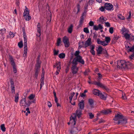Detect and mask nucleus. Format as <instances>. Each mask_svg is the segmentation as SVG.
I'll return each mask as SVG.
<instances>
[{
	"label": "nucleus",
	"instance_id": "nucleus-1",
	"mask_svg": "<svg viewBox=\"0 0 134 134\" xmlns=\"http://www.w3.org/2000/svg\"><path fill=\"white\" fill-rule=\"evenodd\" d=\"M132 66V64L129 62H126L123 60L118 61L117 66L119 69H127L130 68Z\"/></svg>",
	"mask_w": 134,
	"mask_h": 134
},
{
	"label": "nucleus",
	"instance_id": "nucleus-2",
	"mask_svg": "<svg viewBox=\"0 0 134 134\" xmlns=\"http://www.w3.org/2000/svg\"><path fill=\"white\" fill-rule=\"evenodd\" d=\"M78 62L83 65L85 64V62L84 60L82 59V57L80 55L77 56L75 58H74L73 59L72 63L73 64L76 65L78 64Z\"/></svg>",
	"mask_w": 134,
	"mask_h": 134
},
{
	"label": "nucleus",
	"instance_id": "nucleus-3",
	"mask_svg": "<svg viewBox=\"0 0 134 134\" xmlns=\"http://www.w3.org/2000/svg\"><path fill=\"white\" fill-rule=\"evenodd\" d=\"M25 8L23 14V16L26 20L29 21L31 18V16L29 14V10L28 9L26 6H25Z\"/></svg>",
	"mask_w": 134,
	"mask_h": 134
},
{
	"label": "nucleus",
	"instance_id": "nucleus-4",
	"mask_svg": "<svg viewBox=\"0 0 134 134\" xmlns=\"http://www.w3.org/2000/svg\"><path fill=\"white\" fill-rule=\"evenodd\" d=\"M9 57V59L11 63V65L13 67V71L15 73H16L17 72V71L15 66V64L12 56H10Z\"/></svg>",
	"mask_w": 134,
	"mask_h": 134
},
{
	"label": "nucleus",
	"instance_id": "nucleus-5",
	"mask_svg": "<svg viewBox=\"0 0 134 134\" xmlns=\"http://www.w3.org/2000/svg\"><path fill=\"white\" fill-rule=\"evenodd\" d=\"M115 123L118 125H125L127 123V120L126 118H123L122 119Z\"/></svg>",
	"mask_w": 134,
	"mask_h": 134
},
{
	"label": "nucleus",
	"instance_id": "nucleus-6",
	"mask_svg": "<svg viewBox=\"0 0 134 134\" xmlns=\"http://www.w3.org/2000/svg\"><path fill=\"white\" fill-rule=\"evenodd\" d=\"M63 41L64 43L65 47H68L69 46L70 44L68 38L67 37L65 36L63 37Z\"/></svg>",
	"mask_w": 134,
	"mask_h": 134
},
{
	"label": "nucleus",
	"instance_id": "nucleus-7",
	"mask_svg": "<svg viewBox=\"0 0 134 134\" xmlns=\"http://www.w3.org/2000/svg\"><path fill=\"white\" fill-rule=\"evenodd\" d=\"M104 7L105 9L108 10H113L114 9L113 5L110 3H105L104 4Z\"/></svg>",
	"mask_w": 134,
	"mask_h": 134
},
{
	"label": "nucleus",
	"instance_id": "nucleus-8",
	"mask_svg": "<svg viewBox=\"0 0 134 134\" xmlns=\"http://www.w3.org/2000/svg\"><path fill=\"white\" fill-rule=\"evenodd\" d=\"M91 77L90 76L88 77V79H89V80L88 81V83H89V84H93L94 85H97L98 86V85H100V83L99 82H97V81H92L91 82Z\"/></svg>",
	"mask_w": 134,
	"mask_h": 134
},
{
	"label": "nucleus",
	"instance_id": "nucleus-9",
	"mask_svg": "<svg viewBox=\"0 0 134 134\" xmlns=\"http://www.w3.org/2000/svg\"><path fill=\"white\" fill-rule=\"evenodd\" d=\"M123 118V116L122 115L118 113L117 114L115 115L114 120L115 121L118 120L119 121L120 120L122 119Z\"/></svg>",
	"mask_w": 134,
	"mask_h": 134
},
{
	"label": "nucleus",
	"instance_id": "nucleus-10",
	"mask_svg": "<svg viewBox=\"0 0 134 134\" xmlns=\"http://www.w3.org/2000/svg\"><path fill=\"white\" fill-rule=\"evenodd\" d=\"M76 65H72L71 68L72 72L74 75L77 74L78 71V68L76 67Z\"/></svg>",
	"mask_w": 134,
	"mask_h": 134
},
{
	"label": "nucleus",
	"instance_id": "nucleus-11",
	"mask_svg": "<svg viewBox=\"0 0 134 134\" xmlns=\"http://www.w3.org/2000/svg\"><path fill=\"white\" fill-rule=\"evenodd\" d=\"M91 43L92 42L91 38H89L85 43L84 45L85 48H86L87 47L90 46Z\"/></svg>",
	"mask_w": 134,
	"mask_h": 134
},
{
	"label": "nucleus",
	"instance_id": "nucleus-12",
	"mask_svg": "<svg viewBox=\"0 0 134 134\" xmlns=\"http://www.w3.org/2000/svg\"><path fill=\"white\" fill-rule=\"evenodd\" d=\"M79 131V130L77 127H74L71 129L70 133L71 134H77Z\"/></svg>",
	"mask_w": 134,
	"mask_h": 134
},
{
	"label": "nucleus",
	"instance_id": "nucleus-13",
	"mask_svg": "<svg viewBox=\"0 0 134 134\" xmlns=\"http://www.w3.org/2000/svg\"><path fill=\"white\" fill-rule=\"evenodd\" d=\"M86 13L85 12H83L82 14L80 17V19L79 22V25H81L83 24L84 18L86 16Z\"/></svg>",
	"mask_w": 134,
	"mask_h": 134
},
{
	"label": "nucleus",
	"instance_id": "nucleus-14",
	"mask_svg": "<svg viewBox=\"0 0 134 134\" xmlns=\"http://www.w3.org/2000/svg\"><path fill=\"white\" fill-rule=\"evenodd\" d=\"M82 110L79 109H77L76 111L75 115L77 116L79 118L81 116L82 113Z\"/></svg>",
	"mask_w": 134,
	"mask_h": 134
},
{
	"label": "nucleus",
	"instance_id": "nucleus-15",
	"mask_svg": "<svg viewBox=\"0 0 134 134\" xmlns=\"http://www.w3.org/2000/svg\"><path fill=\"white\" fill-rule=\"evenodd\" d=\"M103 50L102 47L100 46H98V47L96 49L97 52V54L98 55L101 54Z\"/></svg>",
	"mask_w": 134,
	"mask_h": 134
},
{
	"label": "nucleus",
	"instance_id": "nucleus-16",
	"mask_svg": "<svg viewBox=\"0 0 134 134\" xmlns=\"http://www.w3.org/2000/svg\"><path fill=\"white\" fill-rule=\"evenodd\" d=\"M78 105L79 107V109L82 110L83 109L84 107V101L83 100H81V101L78 104Z\"/></svg>",
	"mask_w": 134,
	"mask_h": 134
},
{
	"label": "nucleus",
	"instance_id": "nucleus-17",
	"mask_svg": "<svg viewBox=\"0 0 134 134\" xmlns=\"http://www.w3.org/2000/svg\"><path fill=\"white\" fill-rule=\"evenodd\" d=\"M97 42L98 44H100L103 46L107 45V43H106L105 41H101L99 38H98L97 39Z\"/></svg>",
	"mask_w": 134,
	"mask_h": 134
},
{
	"label": "nucleus",
	"instance_id": "nucleus-18",
	"mask_svg": "<svg viewBox=\"0 0 134 134\" xmlns=\"http://www.w3.org/2000/svg\"><path fill=\"white\" fill-rule=\"evenodd\" d=\"M26 103V98L25 97L21 99L20 102V104L21 106H24L25 104Z\"/></svg>",
	"mask_w": 134,
	"mask_h": 134
},
{
	"label": "nucleus",
	"instance_id": "nucleus-19",
	"mask_svg": "<svg viewBox=\"0 0 134 134\" xmlns=\"http://www.w3.org/2000/svg\"><path fill=\"white\" fill-rule=\"evenodd\" d=\"M99 83L100 85H98V86L105 89L107 92L109 91V89L107 88L106 86H105L104 85L101 83L100 82H99Z\"/></svg>",
	"mask_w": 134,
	"mask_h": 134
},
{
	"label": "nucleus",
	"instance_id": "nucleus-20",
	"mask_svg": "<svg viewBox=\"0 0 134 134\" xmlns=\"http://www.w3.org/2000/svg\"><path fill=\"white\" fill-rule=\"evenodd\" d=\"M100 92V91L97 89H94L92 91L93 93L94 94L98 96Z\"/></svg>",
	"mask_w": 134,
	"mask_h": 134
},
{
	"label": "nucleus",
	"instance_id": "nucleus-21",
	"mask_svg": "<svg viewBox=\"0 0 134 134\" xmlns=\"http://www.w3.org/2000/svg\"><path fill=\"white\" fill-rule=\"evenodd\" d=\"M41 63L36 62L35 68V70H37L40 71V65Z\"/></svg>",
	"mask_w": 134,
	"mask_h": 134
},
{
	"label": "nucleus",
	"instance_id": "nucleus-22",
	"mask_svg": "<svg viewBox=\"0 0 134 134\" xmlns=\"http://www.w3.org/2000/svg\"><path fill=\"white\" fill-rule=\"evenodd\" d=\"M124 36L127 40L131 39V37H132V36H130V35L128 34L127 33H125L124 34Z\"/></svg>",
	"mask_w": 134,
	"mask_h": 134
},
{
	"label": "nucleus",
	"instance_id": "nucleus-23",
	"mask_svg": "<svg viewBox=\"0 0 134 134\" xmlns=\"http://www.w3.org/2000/svg\"><path fill=\"white\" fill-rule=\"evenodd\" d=\"M11 84L10 87L11 89H15V85L13 81L11 79L10 80Z\"/></svg>",
	"mask_w": 134,
	"mask_h": 134
},
{
	"label": "nucleus",
	"instance_id": "nucleus-24",
	"mask_svg": "<svg viewBox=\"0 0 134 134\" xmlns=\"http://www.w3.org/2000/svg\"><path fill=\"white\" fill-rule=\"evenodd\" d=\"M111 112V111L109 109L103 110L101 111L102 113L104 114H107Z\"/></svg>",
	"mask_w": 134,
	"mask_h": 134
},
{
	"label": "nucleus",
	"instance_id": "nucleus-25",
	"mask_svg": "<svg viewBox=\"0 0 134 134\" xmlns=\"http://www.w3.org/2000/svg\"><path fill=\"white\" fill-rule=\"evenodd\" d=\"M101 99L105 100L106 99V97L103 94L101 93V92L98 96Z\"/></svg>",
	"mask_w": 134,
	"mask_h": 134
},
{
	"label": "nucleus",
	"instance_id": "nucleus-26",
	"mask_svg": "<svg viewBox=\"0 0 134 134\" xmlns=\"http://www.w3.org/2000/svg\"><path fill=\"white\" fill-rule=\"evenodd\" d=\"M73 27V26L72 24H71L69 26L68 29V32L69 33L71 34L72 33Z\"/></svg>",
	"mask_w": 134,
	"mask_h": 134
},
{
	"label": "nucleus",
	"instance_id": "nucleus-27",
	"mask_svg": "<svg viewBox=\"0 0 134 134\" xmlns=\"http://www.w3.org/2000/svg\"><path fill=\"white\" fill-rule=\"evenodd\" d=\"M88 102L92 107H93V101L91 99H90L88 100Z\"/></svg>",
	"mask_w": 134,
	"mask_h": 134
},
{
	"label": "nucleus",
	"instance_id": "nucleus-28",
	"mask_svg": "<svg viewBox=\"0 0 134 134\" xmlns=\"http://www.w3.org/2000/svg\"><path fill=\"white\" fill-rule=\"evenodd\" d=\"M114 37H113L112 42H114V43L119 38V37H118L116 35H114Z\"/></svg>",
	"mask_w": 134,
	"mask_h": 134
},
{
	"label": "nucleus",
	"instance_id": "nucleus-29",
	"mask_svg": "<svg viewBox=\"0 0 134 134\" xmlns=\"http://www.w3.org/2000/svg\"><path fill=\"white\" fill-rule=\"evenodd\" d=\"M0 127L1 129L3 132H4L5 131L6 129L5 127L4 124H2L1 125Z\"/></svg>",
	"mask_w": 134,
	"mask_h": 134
},
{
	"label": "nucleus",
	"instance_id": "nucleus-30",
	"mask_svg": "<svg viewBox=\"0 0 134 134\" xmlns=\"http://www.w3.org/2000/svg\"><path fill=\"white\" fill-rule=\"evenodd\" d=\"M110 40V38L109 37H105V41L106 43H107V45L108 44V43H109Z\"/></svg>",
	"mask_w": 134,
	"mask_h": 134
},
{
	"label": "nucleus",
	"instance_id": "nucleus-31",
	"mask_svg": "<svg viewBox=\"0 0 134 134\" xmlns=\"http://www.w3.org/2000/svg\"><path fill=\"white\" fill-rule=\"evenodd\" d=\"M19 97V94L17 93L16 96L15 97V102L17 103L18 101Z\"/></svg>",
	"mask_w": 134,
	"mask_h": 134
},
{
	"label": "nucleus",
	"instance_id": "nucleus-32",
	"mask_svg": "<svg viewBox=\"0 0 134 134\" xmlns=\"http://www.w3.org/2000/svg\"><path fill=\"white\" fill-rule=\"evenodd\" d=\"M41 29H37V32L38 33H37L36 34V36L37 37H40V36L41 34Z\"/></svg>",
	"mask_w": 134,
	"mask_h": 134
},
{
	"label": "nucleus",
	"instance_id": "nucleus-33",
	"mask_svg": "<svg viewBox=\"0 0 134 134\" xmlns=\"http://www.w3.org/2000/svg\"><path fill=\"white\" fill-rule=\"evenodd\" d=\"M76 116L75 115L74 116H71L70 117V121L71 120V119L73 120L74 122V125L75 124V119L76 118Z\"/></svg>",
	"mask_w": 134,
	"mask_h": 134
},
{
	"label": "nucleus",
	"instance_id": "nucleus-34",
	"mask_svg": "<svg viewBox=\"0 0 134 134\" xmlns=\"http://www.w3.org/2000/svg\"><path fill=\"white\" fill-rule=\"evenodd\" d=\"M65 54L64 53H61L59 55V57L60 58H64L65 57Z\"/></svg>",
	"mask_w": 134,
	"mask_h": 134
},
{
	"label": "nucleus",
	"instance_id": "nucleus-35",
	"mask_svg": "<svg viewBox=\"0 0 134 134\" xmlns=\"http://www.w3.org/2000/svg\"><path fill=\"white\" fill-rule=\"evenodd\" d=\"M27 50H24V53L23 55V57H24V59L26 58L27 57Z\"/></svg>",
	"mask_w": 134,
	"mask_h": 134
},
{
	"label": "nucleus",
	"instance_id": "nucleus-36",
	"mask_svg": "<svg viewBox=\"0 0 134 134\" xmlns=\"http://www.w3.org/2000/svg\"><path fill=\"white\" fill-rule=\"evenodd\" d=\"M58 65V66L57 67V70H58L59 71H60V70L61 69L60 67V65H61V63L60 62H58L57 64V65Z\"/></svg>",
	"mask_w": 134,
	"mask_h": 134
},
{
	"label": "nucleus",
	"instance_id": "nucleus-37",
	"mask_svg": "<svg viewBox=\"0 0 134 134\" xmlns=\"http://www.w3.org/2000/svg\"><path fill=\"white\" fill-rule=\"evenodd\" d=\"M97 74L98 75V82H100V79H101L102 77V75L100 73H98Z\"/></svg>",
	"mask_w": 134,
	"mask_h": 134
},
{
	"label": "nucleus",
	"instance_id": "nucleus-38",
	"mask_svg": "<svg viewBox=\"0 0 134 134\" xmlns=\"http://www.w3.org/2000/svg\"><path fill=\"white\" fill-rule=\"evenodd\" d=\"M76 8L77 10V12H76V14H77L79 12H80V6L79 4H77L76 6Z\"/></svg>",
	"mask_w": 134,
	"mask_h": 134
},
{
	"label": "nucleus",
	"instance_id": "nucleus-39",
	"mask_svg": "<svg viewBox=\"0 0 134 134\" xmlns=\"http://www.w3.org/2000/svg\"><path fill=\"white\" fill-rule=\"evenodd\" d=\"M35 97V95L33 94H31L29 96L28 98L30 100L33 99Z\"/></svg>",
	"mask_w": 134,
	"mask_h": 134
},
{
	"label": "nucleus",
	"instance_id": "nucleus-40",
	"mask_svg": "<svg viewBox=\"0 0 134 134\" xmlns=\"http://www.w3.org/2000/svg\"><path fill=\"white\" fill-rule=\"evenodd\" d=\"M127 51L128 52H133L134 51V46H133L131 48L130 47V48L128 49Z\"/></svg>",
	"mask_w": 134,
	"mask_h": 134
},
{
	"label": "nucleus",
	"instance_id": "nucleus-41",
	"mask_svg": "<svg viewBox=\"0 0 134 134\" xmlns=\"http://www.w3.org/2000/svg\"><path fill=\"white\" fill-rule=\"evenodd\" d=\"M23 43L22 41H20V42L18 43V46L20 48H22L23 47Z\"/></svg>",
	"mask_w": 134,
	"mask_h": 134
},
{
	"label": "nucleus",
	"instance_id": "nucleus-42",
	"mask_svg": "<svg viewBox=\"0 0 134 134\" xmlns=\"http://www.w3.org/2000/svg\"><path fill=\"white\" fill-rule=\"evenodd\" d=\"M83 31L86 33L88 34L89 33V31L87 27H85L83 29Z\"/></svg>",
	"mask_w": 134,
	"mask_h": 134
},
{
	"label": "nucleus",
	"instance_id": "nucleus-43",
	"mask_svg": "<svg viewBox=\"0 0 134 134\" xmlns=\"http://www.w3.org/2000/svg\"><path fill=\"white\" fill-rule=\"evenodd\" d=\"M27 42H24V50H27Z\"/></svg>",
	"mask_w": 134,
	"mask_h": 134
},
{
	"label": "nucleus",
	"instance_id": "nucleus-44",
	"mask_svg": "<svg viewBox=\"0 0 134 134\" xmlns=\"http://www.w3.org/2000/svg\"><path fill=\"white\" fill-rule=\"evenodd\" d=\"M40 71L37 70H35V77L37 79V77L38 76V73Z\"/></svg>",
	"mask_w": 134,
	"mask_h": 134
},
{
	"label": "nucleus",
	"instance_id": "nucleus-45",
	"mask_svg": "<svg viewBox=\"0 0 134 134\" xmlns=\"http://www.w3.org/2000/svg\"><path fill=\"white\" fill-rule=\"evenodd\" d=\"M118 18L121 20H124L125 18L124 16H123L121 14H119L118 15Z\"/></svg>",
	"mask_w": 134,
	"mask_h": 134
},
{
	"label": "nucleus",
	"instance_id": "nucleus-46",
	"mask_svg": "<svg viewBox=\"0 0 134 134\" xmlns=\"http://www.w3.org/2000/svg\"><path fill=\"white\" fill-rule=\"evenodd\" d=\"M75 93L74 92L71 93L70 94L71 96L69 97V99H70V100H72V98L75 95Z\"/></svg>",
	"mask_w": 134,
	"mask_h": 134
},
{
	"label": "nucleus",
	"instance_id": "nucleus-47",
	"mask_svg": "<svg viewBox=\"0 0 134 134\" xmlns=\"http://www.w3.org/2000/svg\"><path fill=\"white\" fill-rule=\"evenodd\" d=\"M9 34L10 36V37L11 38H13L14 36V35L13 33V32L11 31H10L9 32Z\"/></svg>",
	"mask_w": 134,
	"mask_h": 134
},
{
	"label": "nucleus",
	"instance_id": "nucleus-48",
	"mask_svg": "<svg viewBox=\"0 0 134 134\" xmlns=\"http://www.w3.org/2000/svg\"><path fill=\"white\" fill-rule=\"evenodd\" d=\"M128 44H130V43L128 42H126L125 43V47L127 48V49L130 48V46L128 45Z\"/></svg>",
	"mask_w": 134,
	"mask_h": 134
},
{
	"label": "nucleus",
	"instance_id": "nucleus-49",
	"mask_svg": "<svg viewBox=\"0 0 134 134\" xmlns=\"http://www.w3.org/2000/svg\"><path fill=\"white\" fill-rule=\"evenodd\" d=\"M61 42V40L60 38H58L57 40V46H59Z\"/></svg>",
	"mask_w": 134,
	"mask_h": 134
},
{
	"label": "nucleus",
	"instance_id": "nucleus-50",
	"mask_svg": "<svg viewBox=\"0 0 134 134\" xmlns=\"http://www.w3.org/2000/svg\"><path fill=\"white\" fill-rule=\"evenodd\" d=\"M80 52L79 51H76L74 54L75 55L76 57L78 56H79V55L80 53Z\"/></svg>",
	"mask_w": 134,
	"mask_h": 134
},
{
	"label": "nucleus",
	"instance_id": "nucleus-51",
	"mask_svg": "<svg viewBox=\"0 0 134 134\" xmlns=\"http://www.w3.org/2000/svg\"><path fill=\"white\" fill-rule=\"evenodd\" d=\"M89 115L90 117V118L92 119L94 117V115L91 113H89Z\"/></svg>",
	"mask_w": 134,
	"mask_h": 134
},
{
	"label": "nucleus",
	"instance_id": "nucleus-52",
	"mask_svg": "<svg viewBox=\"0 0 134 134\" xmlns=\"http://www.w3.org/2000/svg\"><path fill=\"white\" fill-rule=\"evenodd\" d=\"M109 32L111 34H112L113 33V27H111L109 29Z\"/></svg>",
	"mask_w": 134,
	"mask_h": 134
},
{
	"label": "nucleus",
	"instance_id": "nucleus-53",
	"mask_svg": "<svg viewBox=\"0 0 134 134\" xmlns=\"http://www.w3.org/2000/svg\"><path fill=\"white\" fill-rule=\"evenodd\" d=\"M105 7H104L103 6H101L99 8V10L101 12H103L104 11Z\"/></svg>",
	"mask_w": 134,
	"mask_h": 134
},
{
	"label": "nucleus",
	"instance_id": "nucleus-54",
	"mask_svg": "<svg viewBox=\"0 0 134 134\" xmlns=\"http://www.w3.org/2000/svg\"><path fill=\"white\" fill-rule=\"evenodd\" d=\"M40 55H38L37 61H36V62H38V63H41V61L40 60Z\"/></svg>",
	"mask_w": 134,
	"mask_h": 134
},
{
	"label": "nucleus",
	"instance_id": "nucleus-55",
	"mask_svg": "<svg viewBox=\"0 0 134 134\" xmlns=\"http://www.w3.org/2000/svg\"><path fill=\"white\" fill-rule=\"evenodd\" d=\"M44 78L43 77H42L41 79V85L42 84V85L44 84Z\"/></svg>",
	"mask_w": 134,
	"mask_h": 134
},
{
	"label": "nucleus",
	"instance_id": "nucleus-56",
	"mask_svg": "<svg viewBox=\"0 0 134 134\" xmlns=\"http://www.w3.org/2000/svg\"><path fill=\"white\" fill-rule=\"evenodd\" d=\"M104 18L103 16H101L100 17L99 19V21L100 22H102L104 21Z\"/></svg>",
	"mask_w": 134,
	"mask_h": 134
},
{
	"label": "nucleus",
	"instance_id": "nucleus-57",
	"mask_svg": "<svg viewBox=\"0 0 134 134\" xmlns=\"http://www.w3.org/2000/svg\"><path fill=\"white\" fill-rule=\"evenodd\" d=\"M23 37L24 39V41L27 42V37L26 35L25 34L23 35Z\"/></svg>",
	"mask_w": 134,
	"mask_h": 134
},
{
	"label": "nucleus",
	"instance_id": "nucleus-58",
	"mask_svg": "<svg viewBox=\"0 0 134 134\" xmlns=\"http://www.w3.org/2000/svg\"><path fill=\"white\" fill-rule=\"evenodd\" d=\"M90 46V49H91V50H94L95 48V45H92Z\"/></svg>",
	"mask_w": 134,
	"mask_h": 134
},
{
	"label": "nucleus",
	"instance_id": "nucleus-59",
	"mask_svg": "<svg viewBox=\"0 0 134 134\" xmlns=\"http://www.w3.org/2000/svg\"><path fill=\"white\" fill-rule=\"evenodd\" d=\"M134 58V53H133V54L129 56V58L131 59H133V58Z\"/></svg>",
	"mask_w": 134,
	"mask_h": 134
},
{
	"label": "nucleus",
	"instance_id": "nucleus-60",
	"mask_svg": "<svg viewBox=\"0 0 134 134\" xmlns=\"http://www.w3.org/2000/svg\"><path fill=\"white\" fill-rule=\"evenodd\" d=\"M81 43L82 44V45H79V48H81L82 47H83V44H84V42L83 41H82Z\"/></svg>",
	"mask_w": 134,
	"mask_h": 134
},
{
	"label": "nucleus",
	"instance_id": "nucleus-61",
	"mask_svg": "<svg viewBox=\"0 0 134 134\" xmlns=\"http://www.w3.org/2000/svg\"><path fill=\"white\" fill-rule=\"evenodd\" d=\"M90 52L93 55H95V52L94 50H91L90 51Z\"/></svg>",
	"mask_w": 134,
	"mask_h": 134
},
{
	"label": "nucleus",
	"instance_id": "nucleus-62",
	"mask_svg": "<svg viewBox=\"0 0 134 134\" xmlns=\"http://www.w3.org/2000/svg\"><path fill=\"white\" fill-rule=\"evenodd\" d=\"M93 29L96 31H97L99 29L98 27L96 25H94V26Z\"/></svg>",
	"mask_w": 134,
	"mask_h": 134
},
{
	"label": "nucleus",
	"instance_id": "nucleus-63",
	"mask_svg": "<svg viewBox=\"0 0 134 134\" xmlns=\"http://www.w3.org/2000/svg\"><path fill=\"white\" fill-rule=\"evenodd\" d=\"M105 26L107 27H109L110 26V24L108 22H105Z\"/></svg>",
	"mask_w": 134,
	"mask_h": 134
},
{
	"label": "nucleus",
	"instance_id": "nucleus-64",
	"mask_svg": "<svg viewBox=\"0 0 134 134\" xmlns=\"http://www.w3.org/2000/svg\"><path fill=\"white\" fill-rule=\"evenodd\" d=\"M94 2V1L93 0H89V3L90 5H92Z\"/></svg>",
	"mask_w": 134,
	"mask_h": 134
}]
</instances>
